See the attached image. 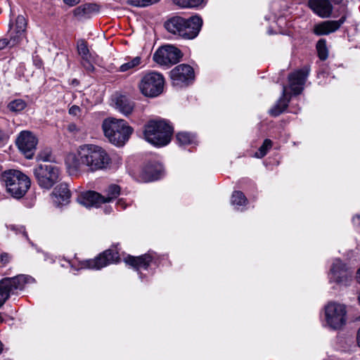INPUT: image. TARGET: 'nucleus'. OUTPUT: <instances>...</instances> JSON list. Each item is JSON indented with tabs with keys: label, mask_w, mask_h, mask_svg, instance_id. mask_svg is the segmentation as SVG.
I'll return each mask as SVG.
<instances>
[{
	"label": "nucleus",
	"mask_w": 360,
	"mask_h": 360,
	"mask_svg": "<svg viewBox=\"0 0 360 360\" xmlns=\"http://www.w3.org/2000/svg\"><path fill=\"white\" fill-rule=\"evenodd\" d=\"M110 160L108 154L102 147L95 144H83L77 148L76 155L68 158L67 164L75 170L82 165L94 172L106 167Z\"/></svg>",
	"instance_id": "f257e3e1"
},
{
	"label": "nucleus",
	"mask_w": 360,
	"mask_h": 360,
	"mask_svg": "<svg viewBox=\"0 0 360 360\" xmlns=\"http://www.w3.org/2000/svg\"><path fill=\"white\" fill-rule=\"evenodd\" d=\"M202 25L198 16L189 18L176 15L169 18L165 22V28L170 34L180 38L192 39L197 37Z\"/></svg>",
	"instance_id": "f03ea898"
},
{
	"label": "nucleus",
	"mask_w": 360,
	"mask_h": 360,
	"mask_svg": "<svg viewBox=\"0 0 360 360\" xmlns=\"http://www.w3.org/2000/svg\"><path fill=\"white\" fill-rule=\"evenodd\" d=\"M102 130L110 143L116 146H123L129 139L134 129L127 121L109 117L103 120Z\"/></svg>",
	"instance_id": "7ed1b4c3"
},
{
	"label": "nucleus",
	"mask_w": 360,
	"mask_h": 360,
	"mask_svg": "<svg viewBox=\"0 0 360 360\" xmlns=\"http://www.w3.org/2000/svg\"><path fill=\"white\" fill-rule=\"evenodd\" d=\"M173 133L172 127L164 120H150L144 127V139L155 146H165Z\"/></svg>",
	"instance_id": "20e7f679"
},
{
	"label": "nucleus",
	"mask_w": 360,
	"mask_h": 360,
	"mask_svg": "<svg viewBox=\"0 0 360 360\" xmlns=\"http://www.w3.org/2000/svg\"><path fill=\"white\" fill-rule=\"evenodd\" d=\"M7 192L15 198L22 197L30 186V179L18 170L10 169L2 174Z\"/></svg>",
	"instance_id": "39448f33"
},
{
	"label": "nucleus",
	"mask_w": 360,
	"mask_h": 360,
	"mask_svg": "<svg viewBox=\"0 0 360 360\" xmlns=\"http://www.w3.org/2000/svg\"><path fill=\"white\" fill-rule=\"evenodd\" d=\"M324 320L326 326L330 329H342L347 322V305L335 301L328 302L324 307Z\"/></svg>",
	"instance_id": "423d86ee"
},
{
	"label": "nucleus",
	"mask_w": 360,
	"mask_h": 360,
	"mask_svg": "<svg viewBox=\"0 0 360 360\" xmlns=\"http://www.w3.org/2000/svg\"><path fill=\"white\" fill-rule=\"evenodd\" d=\"M120 194V186L112 184L105 191L103 195L95 191H86L81 193L77 198V202L86 207H99L101 204L112 202Z\"/></svg>",
	"instance_id": "0eeeda50"
},
{
	"label": "nucleus",
	"mask_w": 360,
	"mask_h": 360,
	"mask_svg": "<svg viewBox=\"0 0 360 360\" xmlns=\"http://www.w3.org/2000/svg\"><path fill=\"white\" fill-rule=\"evenodd\" d=\"M164 84L165 79L160 73L150 72L142 77L138 87L143 96L154 98L163 92Z\"/></svg>",
	"instance_id": "6e6552de"
},
{
	"label": "nucleus",
	"mask_w": 360,
	"mask_h": 360,
	"mask_svg": "<svg viewBox=\"0 0 360 360\" xmlns=\"http://www.w3.org/2000/svg\"><path fill=\"white\" fill-rule=\"evenodd\" d=\"M35 178L39 186L49 190L60 179L59 168L53 164L39 165L34 170Z\"/></svg>",
	"instance_id": "1a4fd4ad"
},
{
	"label": "nucleus",
	"mask_w": 360,
	"mask_h": 360,
	"mask_svg": "<svg viewBox=\"0 0 360 360\" xmlns=\"http://www.w3.org/2000/svg\"><path fill=\"white\" fill-rule=\"evenodd\" d=\"M119 261L118 252L114 249H108L93 259L79 262L77 268H75L74 264L71 265V268L75 270L83 269L99 270L110 264L117 263Z\"/></svg>",
	"instance_id": "9d476101"
},
{
	"label": "nucleus",
	"mask_w": 360,
	"mask_h": 360,
	"mask_svg": "<svg viewBox=\"0 0 360 360\" xmlns=\"http://www.w3.org/2000/svg\"><path fill=\"white\" fill-rule=\"evenodd\" d=\"M34 279L29 276L19 275L13 278H5L0 281V307L16 290H21L26 283H32Z\"/></svg>",
	"instance_id": "9b49d317"
},
{
	"label": "nucleus",
	"mask_w": 360,
	"mask_h": 360,
	"mask_svg": "<svg viewBox=\"0 0 360 360\" xmlns=\"http://www.w3.org/2000/svg\"><path fill=\"white\" fill-rule=\"evenodd\" d=\"M353 271L340 259H335L328 274L330 283L339 287H347L351 285Z\"/></svg>",
	"instance_id": "f8f14e48"
},
{
	"label": "nucleus",
	"mask_w": 360,
	"mask_h": 360,
	"mask_svg": "<svg viewBox=\"0 0 360 360\" xmlns=\"http://www.w3.org/2000/svg\"><path fill=\"white\" fill-rule=\"evenodd\" d=\"M181 56V52L178 48L172 45H165L155 52L153 60L161 65H170L177 63Z\"/></svg>",
	"instance_id": "ddd939ff"
},
{
	"label": "nucleus",
	"mask_w": 360,
	"mask_h": 360,
	"mask_svg": "<svg viewBox=\"0 0 360 360\" xmlns=\"http://www.w3.org/2000/svg\"><path fill=\"white\" fill-rule=\"evenodd\" d=\"M170 77L174 86L178 87L186 86L194 80V70L188 65L181 64L170 71Z\"/></svg>",
	"instance_id": "4468645a"
},
{
	"label": "nucleus",
	"mask_w": 360,
	"mask_h": 360,
	"mask_svg": "<svg viewBox=\"0 0 360 360\" xmlns=\"http://www.w3.org/2000/svg\"><path fill=\"white\" fill-rule=\"evenodd\" d=\"M16 144L27 158H32L37 144V139L32 132L23 131L19 134Z\"/></svg>",
	"instance_id": "2eb2a0df"
},
{
	"label": "nucleus",
	"mask_w": 360,
	"mask_h": 360,
	"mask_svg": "<svg viewBox=\"0 0 360 360\" xmlns=\"http://www.w3.org/2000/svg\"><path fill=\"white\" fill-rule=\"evenodd\" d=\"M27 21L23 15H18L14 24H10L9 35L11 46L19 44L25 37Z\"/></svg>",
	"instance_id": "dca6fc26"
},
{
	"label": "nucleus",
	"mask_w": 360,
	"mask_h": 360,
	"mask_svg": "<svg viewBox=\"0 0 360 360\" xmlns=\"http://www.w3.org/2000/svg\"><path fill=\"white\" fill-rule=\"evenodd\" d=\"M308 74L309 69L307 68H304L302 70L295 71L289 75V87L293 94L298 95L301 94L304 89V85Z\"/></svg>",
	"instance_id": "f3484780"
},
{
	"label": "nucleus",
	"mask_w": 360,
	"mask_h": 360,
	"mask_svg": "<svg viewBox=\"0 0 360 360\" xmlns=\"http://www.w3.org/2000/svg\"><path fill=\"white\" fill-rule=\"evenodd\" d=\"M163 172V167L159 162H149L146 164L140 172V180L144 182L158 179Z\"/></svg>",
	"instance_id": "a211bd4d"
},
{
	"label": "nucleus",
	"mask_w": 360,
	"mask_h": 360,
	"mask_svg": "<svg viewBox=\"0 0 360 360\" xmlns=\"http://www.w3.org/2000/svg\"><path fill=\"white\" fill-rule=\"evenodd\" d=\"M71 194L66 184L58 185L51 193V200L56 206L65 205L69 203Z\"/></svg>",
	"instance_id": "6ab92c4d"
},
{
	"label": "nucleus",
	"mask_w": 360,
	"mask_h": 360,
	"mask_svg": "<svg viewBox=\"0 0 360 360\" xmlns=\"http://www.w3.org/2000/svg\"><path fill=\"white\" fill-rule=\"evenodd\" d=\"M346 18L342 16L338 20H328L317 24L314 27V32L316 35H327L334 32L345 22Z\"/></svg>",
	"instance_id": "aec40b11"
},
{
	"label": "nucleus",
	"mask_w": 360,
	"mask_h": 360,
	"mask_svg": "<svg viewBox=\"0 0 360 360\" xmlns=\"http://www.w3.org/2000/svg\"><path fill=\"white\" fill-rule=\"evenodd\" d=\"M99 12V6L96 4H82L73 10L74 16L79 20L92 18Z\"/></svg>",
	"instance_id": "412c9836"
},
{
	"label": "nucleus",
	"mask_w": 360,
	"mask_h": 360,
	"mask_svg": "<svg viewBox=\"0 0 360 360\" xmlns=\"http://www.w3.org/2000/svg\"><path fill=\"white\" fill-rule=\"evenodd\" d=\"M309 6L316 14L321 18L329 17L333 11V6L328 0H309Z\"/></svg>",
	"instance_id": "4be33fe9"
},
{
	"label": "nucleus",
	"mask_w": 360,
	"mask_h": 360,
	"mask_svg": "<svg viewBox=\"0 0 360 360\" xmlns=\"http://www.w3.org/2000/svg\"><path fill=\"white\" fill-rule=\"evenodd\" d=\"M153 257L150 254H146L140 257L128 256L124 259L127 264H129L136 270L146 269L151 262Z\"/></svg>",
	"instance_id": "5701e85b"
},
{
	"label": "nucleus",
	"mask_w": 360,
	"mask_h": 360,
	"mask_svg": "<svg viewBox=\"0 0 360 360\" xmlns=\"http://www.w3.org/2000/svg\"><path fill=\"white\" fill-rule=\"evenodd\" d=\"M115 108L120 113L128 116L134 110V104L124 96H119L115 98Z\"/></svg>",
	"instance_id": "b1692460"
},
{
	"label": "nucleus",
	"mask_w": 360,
	"mask_h": 360,
	"mask_svg": "<svg viewBox=\"0 0 360 360\" xmlns=\"http://www.w3.org/2000/svg\"><path fill=\"white\" fill-rule=\"evenodd\" d=\"M289 98H287V89L283 86L282 97L278 101L276 104L270 109L269 113L273 116H278L283 112L288 106Z\"/></svg>",
	"instance_id": "393cba45"
},
{
	"label": "nucleus",
	"mask_w": 360,
	"mask_h": 360,
	"mask_svg": "<svg viewBox=\"0 0 360 360\" xmlns=\"http://www.w3.org/2000/svg\"><path fill=\"white\" fill-rule=\"evenodd\" d=\"M77 51L82 59L86 62V63H84V66L89 70H93L94 66L89 61V58L90 57L89 51L86 43L84 40L78 41Z\"/></svg>",
	"instance_id": "a878e982"
},
{
	"label": "nucleus",
	"mask_w": 360,
	"mask_h": 360,
	"mask_svg": "<svg viewBox=\"0 0 360 360\" xmlns=\"http://www.w3.org/2000/svg\"><path fill=\"white\" fill-rule=\"evenodd\" d=\"M143 63L142 58L141 56H136L134 58H129L127 61L120 65L119 70L120 72H127L134 70Z\"/></svg>",
	"instance_id": "bb28decb"
},
{
	"label": "nucleus",
	"mask_w": 360,
	"mask_h": 360,
	"mask_svg": "<svg viewBox=\"0 0 360 360\" xmlns=\"http://www.w3.org/2000/svg\"><path fill=\"white\" fill-rule=\"evenodd\" d=\"M176 140L180 146H187L195 143L194 135L188 132H179L176 134Z\"/></svg>",
	"instance_id": "cd10ccee"
},
{
	"label": "nucleus",
	"mask_w": 360,
	"mask_h": 360,
	"mask_svg": "<svg viewBox=\"0 0 360 360\" xmlns=\"http://www.w3.org/2000/svg\"><path fill=\"white\" fill-rule=\"evenodd\" d=\"M26 107L27 103L21 98L13 100L8 105V108L9 110L13 112H20L23 110Z\"/></svg>",
	"instance_id": "c85d7f7f"
},
{
	"label": "nucleus",
	"mask_w": 360,
	"mask_h": 360,
	"mask_svg": "<svg viewBox=\"0 0 360 360\" xmlns=\"http://www.w3.org/2000/svg\"><path fill=\"white\" fill-rule=\"evenodd\" d=\"M316 49L319 58L322 60H325L328 56L326 41L323 39L319 40L316 44Z\"/></svg>",
	"instance_id": "c756f323"
},
{
	"label": "nucleus",
	"mask_w": 360,
	"mask_h": 360,
	"mask_svg": "<svg viewBox=\"0 0 360 360\" xmlns=\"http://www.w3.org/2000/svg\"><path fill=\"white\" fill-rule=\"evenodd\" d=\"M231 205L234 206H243L247 202V199L240 191H234L231 196Z\"/></svg>",
	"instance_id": "7c9ffc66"
},
{
	"label": "nucleus",
	"mask_w": 360,
	"mask_h": 360,
	"mask_svg": "<svg viewBox=\"0 0 360 360\" xmlns=\"http://www.w3.org/2000/svg\"><path fill=\"white\" fill-rule=\"evenodd\" d=\"M272 145L273 143L270 139H265L263 144L259 148V150L255 154V157L262 158L265 156L267 152L271 148Z\"/></svg>",
	"instance_id": "2f4dec72"
},
{
	"label": "nucleus",
	"mask_w": 360,
	"mask_h": 360,
	"mask_svg": "<svg viewBox=\"0 0 360 360\" xmlns=\"http://www.w3.org/2000/svg\"><path fill=\"white\" fill-rule=\"evenodd\" d=\"M204 0H174L177 6L181 8H191L200 5Z\"/></svg>",
	"instance_id": "473e14b6"
},
{
	"label": "nucleus",
	"mask_w": 360,
	"mask_h": 360,
	"mask_svg": "<svg viewBox=\"0 0 360 360\" xmlns=\"http://www.w3.org/2000/svg\"><path fill=\"white\" fill-rule=\"evenodd\" d=\"M160 0H128V3L134 6L144 7L157 3Z\"/></svg>",
	"instance_id": "72a5a7b5"
},
{
	"label": "nucleus",
	"mask_w": 360,
	"mask_h": 360,
	"mask_svg": "<svg viewBox=\"0 0 360 360\" xmlns=\"http://www.w3.org/2000/svg\"><path fill=\"white\" fill-rule=\"evenodd\" d=\"M128 206L127 202L123 198L119 199L116 202V207L117 209L124 210Z\"/></svg>",
	"instance_id": "f704fd0d"
},
{
	"label": "nucleus",
	"mask_w": 360,
	"mask_h": 360,
	"mask_svg": "<svg viewBox=\"0 0 360 360\" xmlns=\"http://www.w3.org/2000/svg\"><path fill=\"white\" fill-rule=\"evenodd\" d=\"M81 109L77 105H72L69 109V113L74 116H77L80 114Z\"/></svg>",
	"instance_id": "c9c22d12"
},
{
	"label": "nucleus",
	"mask_w": 360,
	"mask_h": 360,
	"mask_svg": "<svg viewBox=\"0 0 360 360\" xmlns=\"http://www.w3.org/2000/svg\"><path fill=\"white\" fill-rule=\"evenodd\" d=\"M10 258L7 253H3L0 256V262L4 266L9 262Z\"/></svg>",
	"instance_id": "e433bc0d"
},
{
	"label": "nucleus",
	"mask_w": 360,
	"mask_h": 360,
	"mask_svg": "<svg viewBox=\"0 0 360 360\" xmlns=\"http://www.w3.org/2000/svg\"><path fill=\"white\" fill-rule=\"evenodd\" d=\"M10 45L11 46V39L8 40L7 39H0V50L4 49L7 46Z\"/></svg>",
	"instance_id": "4c0bfd02"
},
{
	"label": "nucleus",
	"mask_w": 360,
	"mask_h": 360,
	"mask_svg": "<svg viewBox=\"0 0 360 360\" xmlns=\"http://www.w3.org/2000/svg\"><path fill=\"white\" fill-rule=\"evenodd\" d=\"M64 3L70 6H73L79 4V0H63Z\"/></svg>",
	"instance_id": "58836bf2"
},
{
	"label": "nucleus",
	"mask_w": 360,
	"mask_h": 360,
	"mask_svg": "<svg viewBox=\"0 0 360 360\" xmlns=\"http://www.w3.org/2000/svg\"><path fill=\"white\" fill-rule=\"evenodd\" d=\"M38 159L40 160L44 161V162H47L49 160V155H48V154L44 155L43 153H40L38 155Z\"/></svg>",
	"instance_id": "ea45409f"
},
{
	"label": "nucleus",
	"mask_w": 360,
	"mask_h": 360,
	"mask_svg": "<svg viewBox=\"0 0 360 360\" xmlns=\"http://www.w3.org/2000/svg\"><path fill=\"white\" fill-rule=\"evenodd\" d=\"M68 130L71 132H73V131H77L78 129H77V127L76 126V124H70L69 126H68Z\"/></svg>",
	"instance_id": "a19ab883"
},
{
	"label": "nucleus",
	"mask_w": 360,
	"mask_h": 360,
	"mask_svg": "<svg viewBox=\"0 0 360 360\" xmlns=\"http://www.w3.org/2000/svg\"><path fill=\"white\" fill-rule=\"evenodd\" d=\"M356 341L357 345L360 347V328L358 329L356 333Z\"/></svg>",
	"instance_id": "79ce46f5"
},
{
	"label": "nucleus",
	"mask_w": 360,
	"mask_h": 360,
	"mask_svg": "<svg viewBox=\"0 0 360 360\" xmlns=\"http://www.w3.org/2000/svg\"><path fill=\"white\" fill-rule=\"evenodd\" d=\"M353 222L355 224H360V216H356L353 218Z\"/></svg>",
	"instance_id": "37998d69"
},
{
	"label": "nucleus",
	"mask_w": 360,
	"mask_h": 360,
	"mask_svg": "<svg viewBox=\"0 0 360 360\" xmlns=\"http://www.w3.org/2000/svg\"><path fill=\"white\" fill-rule=\"evenodd\" d=\"M6 138V134L0 129V141L4 140Z\"/></svg>",
	"instance_id": "c03bdc74"
},
{
	"label": "nucleus",
	"mask_w": 360,
	"mask_h": 360,
	"mask_svg": "<svg viewBox=\"0 0 360 360\" xmlns=\"http://www.w3.org/2000/svg\"><path fill=\"white\" fill-rule=\"evenodd\" d=\"M356 280L360 283V267L356 271Z\"/></svg>",
	"instance_id": "a18cd8bd"
},
{
	"label": "nucleus",
	"mask_w": 360,
	"mask_h": 360,
	"mask_svg": "<svg viewBox=\"0 0 360 360\" xmlns=\"http://www.w3.org/2000/svg\"><path fill=\"white\" fill-rule=\"evenodd\" d=\"M22 233L26 238L27 237V233L25 231H22Z\"/></svg>",
	"instance_id": "49530a36"
},
{
	"label": "nucleus",
	"mask_w": 360,
	"mask_h": 360,
	"mask_svg": "<svg viewBox=\"0 0 360 360\" xmlns=\"http://www.w3.org/2000/svg\"><path fill=\"white\" fill-rule=\"evenodd\" d=\"M108 213H110V210L105 211Z\"/></svg>",
	"instance_id": "de8ad7c7"
}]
</instances>
